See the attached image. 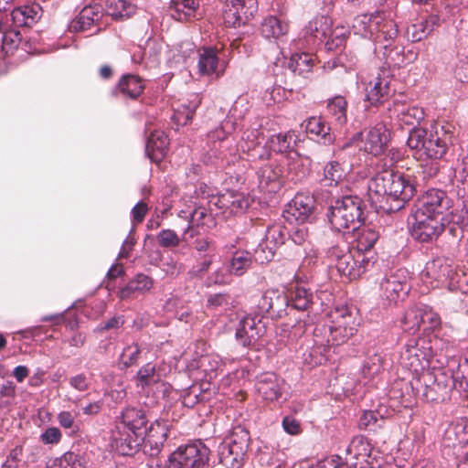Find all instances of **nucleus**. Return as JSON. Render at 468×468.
<instances>
[{
  "label": "nucleus",
  "instance_id": "obj_1",
  "mask_svg": "<svg viewBox=\"0 0 468 468\" xmlns=\"http://www.w3.org/2000/svg\"><path fill=\"white\" fill-rule=\"evenodd\" d=\"M238 122L235 117L227 116L218 126L207 133V150L203 155L206 165L225 168L239 158V152L250 161L269 160L271 150L261 144L263 133L260 128H247L239 141L234 144L230 140L236 131Z\"/></svg>",
  "mask_w": 468,
  "mask_h": 468
},
{
  "label": "nucleus",
  "instance_id": "obj_2",
  "mask_svg": "<svg viewBox=\"0 0 468 468\" xmlns=\"http://www.w3.org/2000/svg\"><path fill=\"white\" fill-rule=\"evenodd\" d=\"M416 192V185L411 176L399 172L378 174L367 185L368 200L378 212L393 213L400 210Z\"/></svg>",
  "mask_w": 468,
  "mask_h": 468
},
{
  "label": "nucleus",
  "instance_id": "obj_3",
  "mask_svg": "<svg viewBox=\"0 0 468 468\" xmlns=\"http://www.w3.org/2000/svg\"><path fill=\"white\" fill-rule=\"evenodd\" d=\"M148 419L143 409L128 407L116 420L112 442L122 455H132L144 441Z\"/></svg>",
  "mask_w": 468,
  "mask_h": 468
},
{
  "label": "nucleus",
  "instance_id": "obj_4",
  "mask_svg": "<svg viewBox=\"0 0 468 468\" xmlns=\"http://www.w3.org/2000/svg\"><path fill=\"white\" fill-rule=\"evenodd\" d=\"M330 323L317 325L314 330V342L316 348L330 347L346 343L356 332L357 323L351 309L346 305L335 306L329 313Z\"/></svg>",
  "mask_w": 468,
  "mask_h": 468
},
{
  "label": "nucleus",
  "instance_id": "obj_5",
  "mask_svg": "<svg viewBox=\"0 0 468 468\" xmlns=\"http://www.w3.org/2000/svg\"><path fill=\"white\" fill-rule=\"evenodd\" d=\"M453 133L449 124H435L431 130L411 128L407 145L420 157L430 160H441L452 144Z\"/></svg>",
  "mask_w": 468,
  "mask_h": 468
},
{
  "label": "nucleus",
  "instance_id": "obj_6",
  "mask_svg": "<svg viewBox=\"0 0 468 468\" xmlns=\"http://www.w3.org/2000/svg\"><path fill=\"white\" fill-rule=\"evenodd\" d=\"M327 217L335 230L354 233L365 221L364 202L357 196L336 197L328 207Z\"/></svg>",
  "mask_w": 468,
  "mask_h": 468
},
{
  "label": "nucleus",
  "instance_id": "obj_7",
  "mask_svg": "<svg viewBox=\"0 0 468 468\" xmlns=\"http://www.w3.org/2000/svg\"><path fill=\"white\" fill-rule=\"evenodd\" d=\"M290 310L302 312V315L292 325L291 335L294 338L302 336L307 327L312 325L323 312V303L316 293L310 289L295 286L289 292Z\"/></svg>",
  "mask_w": 468,
  "mask_h": 468
},
{
  "label": "nucleus",
  "instance_id": "obj_8",
  "mask_svg": "<svg viewBox=\"0 0 468 468\" xmlns=\"http://www.w3.org/2000/svg\"><path fill=\"white\" fill-rule=\"evenodd\" d=\"M352 29L356 35L375 43L393 41L399 32L396 22L383 11L355 16L352 21Z\"/></svg>",
  "mask_w": 468,
  "mask_h": 468
},
{
  "label": "nucleus",
  "instance_id": "obj_9",
  "mask_svg": "<svg viewBox=\"0 0 468 468\" xmlns=\"http://www.w3.org/2000/svg\"><path fill=\"white\" fill-rule=\"evenodd\" d=\"M326 258L330 268H335L341 276L349 280L357 279L374 264L372 256L346 250L338 245L328 249Z\"/></svg>",
  "mask_w": 468,
  "mask_h": 468
},
{
  "label": "nucleus",
  "instance_id": "obj_10",
  "mask_svg": "<svg viewBox=\"0 0 468 468\" xmlns=\"http://www.w3.org/2000/svg\"><path fill=\"white\" fill-rule=\"evenodd\" d=\"M412 392L426 401H444L453 387L452 379L441 369H433L410 380Z\"/></svg>",
  "mask_w": 468,
  "mask_h": 468
},
{
  "label": "nucleus",
  "instance_id": "obj_11",
  "mask_svg": "<svg viewBox=\"0 0 468 468\" xmlns=\"http://www.w3.org/2000/svg\"><path fill=\"white\" fill-rule=\"evenodd\" d=\"M209 449L200 441L179 446L167 459L165 465L152 460L148 468H208Z\"/></svg>",
  "mask_w": 468,
  "mask_h": 468
},
{
  "label": "nucleus",
  "instance_id": "obj_12",
  "mask_svg": "<svg viewBox=\"0 0 468 468\" xmlns=\"http://www.w3.org/2000/svg\"><path fill=\"white\" fill-rule=\"evenodd\" d=\"M432 356L431 342L424 337H411L403 346L399 355V364L411 378L428 373Z\"/></svg>",
  "mask_w": 468,
  "mask_h": 468
},
{
  "label": "nucleus",
  "instance_id": "obj_13",
  "mask_svg": "<svg viewBox=\"0 0 468 468\" xmlns=\"http://www.w3.org/2000/svg\"><path fill=\"white\" fill-rule=\"evenodd\" d=\"M250 437L249 431L241 427L233 428L230 435L218 446L219 463L226 468H240L247 454Z\"/></svg>",
  "mask_w": 468,
  "mask_h": 468
},
{
  "label": "nucleus",
  "instance_id": "obj_14",
  "mask_svg": "<svg viewBox=\"0 0 468 468\" xmlns=\"http://www.w3.org/2000/svg\"><path fill=\"white\" fill-rule=\"evenodd\" d=\"M410 229V235L419 243H433L445 230V218L415 212Z\"/></svg>",
  "mask_w": 468,
  "mask_h": 468
},
{
  "label": "nucleus",
  "instance_id": "obj_15",
  "mask_svg": "<svg viewBox=\"0 0 468 468\" xmlns=\"http://www.w3.org/2000/svg\"><path fill=\"white\" fill-rule=\"evenodd\" d=\"M410 289L409 273L405 269H398L387 273L380 282L382 297L389 303H397L402 301Z\"/></svg>",
  "mask_w": 468,
  "mask_h": 468
},
{
  "label": "nucleus",
  "instance_id": "obj_16",
  "mask_svg": "<svg viewBox=\"0 0 468 468\" xmlns=\"http://www.w3.org/2000/svg\"><path fill=\"white\" fill-rule=\"evenodd\" d=\"M257 12V0H226L223 21L228 27H239L245 25Z\"/></svg>",
  "mask_w": 468,
  "mask_h": 468
},
{
  "label": "nucleus",
  "instance_id": "obj_17",
  "mask_svg": "<svg viewBox=\"0 0 468 468\" xmlns=\"http://www.w3.org/2000/svg\"><path fill=\"white\" fill-rule=\"evenodd\" d=\"M257 307L261 316L270 314L271 317L281 318L290 309L289 293L274 289L267 290L259 299Z\"/></svg>",
  "mask_w": 468,
  "mask_h": 468
},
{
  "label": "nucleus",
  "instance_id": "obj_18",
  "mask_svg": "<svg viewBox=\"0 0 468 468\" xmlns=\"http://www.w3.org/2000/svg\"><path fill=\"white\" fill-rule=\"evenodd\" d=\"M448 207L449 201L446 192L438 188H430L419 198L416 212L444 218L443 213Z\"/></svg>",
  "mask_w": 468,
  "mask_h": 468
},
{
  "label": "nucleus",
  "instance_id": "obj_19",
  "mask_svg": "<svg viewBox=\"0 0 468 468\" xmlns=\"http://www.w3.org/2000/svg\"><path fill=\"white\" fill-rule=\"evenodd\" d=\"M252 201L253 199L250 195L230 190L214 197L210 203H213L223 213L239 215L243 214L251 205Z\"/></svg>",
  "mask_w": 468,
  "mask_h": 468
},
{
  "label": "nucleus",
  "instance_id": "obj_20",
  "mask_svg": "<svg viewBox=\"0 0 468 468\" xmlns=\"http://www.w3.org/2000/svg\"><path fill=\"white\" fill-rule=\"evenodd\" d=\"M22 0L19 3L11 5L10 14L8 15V22L10 21V27H30L37 22L41 16L42 8L38 4L30 3L27 5H21Z\"/></svg>",
  "mask_w": 468,
  "mask_h": 468
},
{
  "label": "nucleus",
  "instance_id": "obj_21",
  "mask_svg": "<svg viewBox=\"0 0 468 468\" xmlns=\"http://www.w3.org/2000/svg\"><path fill=\"white\" fill-rule=\"evenodd\" d=\"M219 49L216 47H202L198 49V72L202 76L219 78L225 70L224 63L220 60Z\"/></svg>",
  "mask_w": 468,
  "mask_h": 468
},
{
  "label": "nucleus",
  "instance_id": "obj_22",
  "mask_svg": "<svg viewBox=\"0 0 468 468\" xmlns=\"http://www.w3.org/2000/svg\"><path fill=\"white\" fill-rule=\"evenodd\" d=\"M264 333V325L260 318L247 315L243 317L236 330L237 341L245 347H252Z\"/></svg>",
  "mask_w": 468,
  "mask_h": 468
},
{
  "label": "nucleus",
  "instance_id": "obj_23",
  "mask_svg": "<svg viewBox=\"0 0 468 468\" xmlns=\"http://www.w3.org/2000/svg\"><path fill=\"white\" fill-rule=\"evenodd\" d=\"M332 29V21L324 16L314 17L304 27L303 37L305 43L311 47H318L324 43Z\"/></svg>",
  "mask_w": 468,
  "mask_h": 468
},
{
  "label": "nucleus",
  "instance_id": "obj_24",
  "mask_svg": "<svg viewBox=\"0 0 468 468\" xmlns=\"http://www.w3.org/2000/svg\"><path fill=\"white\" fill-rule=\"evenodd\" d=\"M168 429L165 423L155 421L145 428V435L141 444L143 451L150 457L157 456L167 439Z\"/></svg>",
  "mask_w": 468,
  "mask_h": 468
},
{
  "label": "nucleus",
  "instance_id": "obj_25",
  "mask_svg": "<svg viewBox=\"0 0 468 468\" xmlns=\"http://www.w3.org/2000/svg\"><path fill=\"white\" fill-rule=\"evenodd\" d=\"M361 136V149L375 156L381 154L388 144V133L384 125H377L365 133H358Z\"/></svg>",
  "mask_w": 468,
  "mask_h": 468
},
{
  "label": "nucleus",
  "instance_id": "obj_26",
  "mask_svg": "<svg viewBox=\"0 0 468 468\" xmlns=\"http://www.w3.org/2000/svg\"><path fill=\"white\" fill-rule=\"evenodd\" d=\"M391 79L379 74L371 80L366 88V100L373 106L386 102L392 94Z\"/></svg>",
  "mask_w": 468,
  "mask_h": 468
},
{
  "label": "nucleus",
  "instance_id": "obj_27",
  "mask_svg": "<svg viewBox=\"0 0 468 468\" xmlns=\"http://www.w3.org/2000/svg\"><path fill=\"white\" fill-rule=\"evenodd\" d=\"M169 11L171 16L179 22H192L203 16L198 0H171Z\"/></svg>",
  "mask_w": 468,
  "mask_h": 468
},
{
  "label": "nucleus",
  "instance_id": "obj_28",
  "mask_svg": "<svg viewBox=\"0 0 468 468\" xmlns=\"http://www.w3.org/2000/svg\"><path fill=\"white\" fill-rule=\"evenodd\" d=\"M102 7L99 5H88L84 6L76 18L69 23V29L73 32H79L96 27L95 33L100 31L97 23L102 16Z\"/></svg>",
  "mask_w": 468,
  "mask_h": 468
},
{
  "label": "nucleus",
  "instance_id": "obj_29",
  "mask_svg": "<svg viewBox=\"0 0 468 468\" xmlns=\"http://www.w3.org/2000/svg\"><path fill=\"white\" fill-rule=\"evenodd\" d=\"M258 185L261 190L275 192L280 188L281 180L284 176L283 167L276 161L260 167L257 172Z\"/></svg>",
  "mask_w": 468,
  "mask_h": 468
},
{
  "label": "nucleus",
  "instance_id": "obj_30",
  "mask_svg": "<svg viewBox=\"0 0 468 468\" xmlns=\"http://www.w3.org/2000/svg\"><path fill=\"white\" fill-rule=\"evenodd\" d=\"M255 388L259 396L270 402L278 400L282 394V381L272 372L261 374L257 378Z\"/></svg>",
  "mask_w": 468,
  "mask_h": 468
},
{
  "label": "nucleus",
  "instance_id": "obj_31",
  "mask_svg": "<svg viewBox=\"0 0 468 468\" xmlns=\"http://www.w3.org/2000/svg\"><path fill=\"white\" fill-rule=\"evenodd\" d=\"M389 116H395L400 125L419 124L425 117V112L421 107L410 105L401 101H395L392 108H388Z\"/></svg>",
  "mask_w": 468,
  "mask_h": 468
},
{
  "label": "nucleus",
  "instance_id": "obj_32",
  "mask_svg": "<svg viewBox=\"0 0 468 468\" xmlns=\"http://www.w3.org/2000/svg\"><path fill=\"white\" fill-rule=\"evenodd\" d=\"M371 451L372 447L367 438L362 435L354 437L345 450V464L350 466V463H347L348 460L363 463L364 465H367V463H372L376 457L372 456Z\"/></svg>",
  "mask_w": 468,
  "mask_h": 468
},
{
  "label": "nucleus",
  "instance_id": "obj_33",
  "mask_svg": "<svg viewBox=\"0 0 468 468\" xmlns=\"http://www.w3.org/2000/svg\"><path fill=\"white\" fill-rule=\"evenodd\" d=\"M314 199L310 195L297 194L288 204L285 212L296 221L304 223L313 215Z\"/></svg>",
  "mask_w": 468,
  "mask_h": 468
},
{
  "label": "nucleus",
  "instance_id": "obj_34",
  "mask_svg": "<svg viewBox=\"0 0 468 468\" xmlns=\"http://www.w3.org/2000/svg\"><path fill=\"white\" fill-rule=\"evenodd\" d=\"M302 126L304 127L310 139L318 143L330 144L335 140L334 134L330 133V126L321 117H310L303 122Z\"/></svg>",
  "mask_w": 468,
  "mask_h": 468
},
{
  "label": "nucleus",
  "instance_id": "obj_35",
  "mask_svg": "<svg viewBox=\"0 0 468 468\" xmlns=\"http://www.w3.org/2000/svg\"><path fill=\"white\" fill-rule=\"evenodd\" d=\"M168 138L163 131H154L147 138L145 153L152 162L159 163L166 155Z\"/></svg>",
  "mask_w": 468,
  "mask_h": 468
},
{
  "label": "nucleus",
  "instance_id": "obj_36",
  "mask_svg": "<svg viewBox=\"0 0 468 468\" xmlns=\"http://www.w3.org/2000/svg\"><path fill=\"white\" fill-rule=\"evenodd\" d=\"M154 285L153 279L144 273L136 274L128 283L119 290L121 299H128L134 294H144L149 292Z\"/></svg>",
  "mask_w": 468,
  "mask_h": 468
},
{
  "label": "nucleus",
  "instance_id": "obj_37",
  "mask_svg": "<svg viewBox=\"0 0 468 468\" xmlns=\"http://www.w3.org/2000/svg\"><path fill=\"white\" fill-rule=\"evenodd\" d=\"M346 99L342 95H335L326 101V114L335 125L342 127L347 122Z\"/></svg>",
  "mask_w": 468,
  "mask_h": 468
},
{
  "label": "nucleus",
  "instance_id": "obj_38",
  "mask_svg": "<svg viewBox=\"0 0 468 468\" xmlns=\"http://www.w3.org/2000/svg\"><path fill=\"white\" fill-rule=\"evenodd\" d=\"M355 232L356 238L352 250L365 253L368 256L379 238L378 233L368 227H359Z\"/></svg>",
  "mask_w": 468,
  "mask_h": 468
},
{
  "label": "nucleus",
  "instance_id": "obj_39",
  "mask_svg": "<svg viewBox=\"0 0 468 468\" xmlns=\"http://www.w3.org/2000/svg\"><path fill=\"white\" fill-rule=\"evenodd\" d=\"M346 175L347 172L343 164L336 160L329 161L324 166L321 184L336 188L345 180Z\"/></svg>",
  "mask_w": 468,
  "mask_h": 468
},
{
  "label": "nucleus",
  "instance_id": "obj_40",
  "mask_svg": "<svg viewBox=\"0 0 468 468\" xmlns=\"http://www.w3.org/2000/svg\"><path fill=\"white\" fill-rule=\"evenodd\" d=\"M424 271L428 277L443 282L452 277L453 271L448 259L436 257L426 263Z\"/></svg>",
  "mask_w": 468,
  "mask_h": 468
},
{
  "label": "nucleus",
  "instance_id": "obj_41",
  "mask_svg": "<svg viewBox=\"0 0 468 468\" xmlns=\"http://www.w3.org/2000/svg\"><path fill=\"white\" fill-rule=\"evenodd\" d=\"M117 89L124 97L137 99L144 90V82L138 75L126 74L119 80Z\"/></svg>",
  "mask_w": 468,
  "mask_h": 468
},
{
  "label": "nucleus",
  "instance_id": "obj_42",
  "mask_svg": "<svg viewBox=\"0 0 468 468\" xmlns=\"http://www.w3.org/2000/svg\"><path fill=\"white\" fill-rule=\"evenodd\" d=\"M289 26L286 21L275 16H266L261 25V34L265 38L277 39L288 33Z\"/></svg>",
  "mask_w": 468,
  "mask_h": 468
},
{
  "label": "nucleus",
  "instance_id": "obj_43",
  "mask_svg": "<svg viewBox=\"0 0 468 468\" xmlns=\"http://www.w3.org/2000/svg\"><path fill=\"white\" fill-rule=\"evenodd\" d=\"M449 371L451 372L450 378L452 379V385H459L460 388H468V358L460 359L457 361L452 358L448 364Z\"/></svg>",
  "mask_w": 468,
  "mask_h": 468
},
{
  "label": "nucleus",
  "instance_id": "obj_44",
  "mask_svg": "<svg viewBox=\"0 0 468 468\" xmlns=\"http://www.w3.org/2000/svg\"><path fill=\"white\" fill-rule=\"evenodd\" d=\"M422 314L421 304H415L408 308L401 319L403 330L410 335H415L422 323Z\"/></svg>",
  "mask_w": 468,
  "mask_h": 468
},
{
  "label": "nucleus",
  "instance_id": "obj_45",
  "mask_svg": "<svg viewBox=\"0 0 468 468\" xmlns=\"http://www.w3.org/2000/svg\"><path fill=\"white\" fill-rule=\"evenodd\" d=\"M314 59L308 53L292 54L288 61V69L296 75L304 77L312 71Z\"/></svg>",
  "mask_w": 468,
  "mask_h": 468
},
{
  "label": "nucleus",
  "instance_id": "obj_46",
  "mask_svg": "<svg viewBox=\"0 0 468 468\" xmlns=\"http://www.w3.org/2000/svg\"><path fill=\"white\" fill-rule=\"evenodd\" d=\"M440 18L437 15H430L425 19L412 25V41H420L429 36L439 26Z\"/></svg>",
  "mask_w": 468,
  "mask_h": 468
},
{
  "label": "nucleus",
  "instance_id": "obj_47",
  "mask_svg": "<svg viewBox=\"0 0 468 468\" xmlns=\"http://www.w3.org/2000/svg\"><path fill=\"white\" fill-rule=\"evenodd\" d=\"M105 12L115 19L130 17L135 6L126 0H106Z\"/></svg>",
  "mask_w": 468,
  "mask_h": 468
},
{
  "label": "nucleus",
  "instance_id": "obj_48",
  "mask_svg": "<svg viewBox=\"0 0 468 468\" xmlns=\"http://www.w3.org/2000/svg\"><path fill=\"white\" fill-rule=\"evenodd\" d=\"M444 441L448 446L455 447L468 443V431L462 422L451 423L445 431Z\"/></svg>",
  "mask_w": 468,
  "mask_h": 468
},
{
  "label": "nucleus",
  "instance_id": "obj_49",
  "mask_svg": "<svg viewBox=\"0 0 468 468\" xmlns=\"http://www.w3.org/2000/svg\"><path fill=\"white\" fill-rule=\"evenodd\" d=\"M252 256L247 250H237L234 252L230 261L229 270V272L236 275H243L251 266Z\"/></svg>",
  "mask_w": 468,
  "mask_h": 468
},
{
  "label": "nucleus",
  "instance_id": "obj_50",
  "mask_svg": "<svg viewBox=\"0 0 468 468\" xmlns=\"http://www.w3.org/2000/svg\"><path fill=\"white\" fill-rule=\"evenodd\" d=\"M224 363L219 356L215 354L202 356L198 362L197 367L204 372L205 377L212 379L218 374V371L222 370Z\"/></svg>",
  "mask_w": 468,
  "mask_h": 468
},
{
  "label": "nucleus",
  "instance_id": "obj_51",
  "mask_svg": "<svg viewBox=\"0 0 468 468\" xmlns=\"http://www.w3.org/2000/svg\"><path fill=\"white\" fill-rule=\"evenodd\" d=\"M137 386L145 388L152 386L161 379V375L152 363H146L137 372L135 376Z\"/></svg>",
  "mask_w": 468,
  "mask_h": 468
},
{
  "label": "nucleus",
  "instance_id": "obj_52",
  "mask_svg": "<svg viewBox=\"0 0 468 468\" xmlns=\"http://www.w3.org/2000/svg\"><path fill=\"white\" fill-rule=\"evenodd\" d=\"M295 134L293 132L280 133L272 135L270 143V149L272 148L275 152L285 153L292 150L296 143Z\"/></svg>",
  "mask_w": 468,
  "mask_h": 468
},
{
  "label": "nucleus",
  "instance_id": "obj_53",
  "mask_svg": "<svg viewBox=\"0 0 468 468\" xmlns=\"http://www.w3.org/2000/svg\"><path fill=\"white\" fill-rule=\"evenodd\" d=\"M308 175V168L300 158L291 159L287 162V171L283 177L293 183L301 182Z\"/></svg>",
  "mask_w": 468,
  "mask_h": 468
},
{
  "label": "nucleus",
  "instance_id": "obj_54",
  "mask_svg": "<svg viewBox=\"0 0 468 468\" xmlns=\"http://www.w3.org/2000/svg\"><path fill=\"white\" fill-rule=\"evenodd\" d=\"M383 370V357L380 354L375 353L374 355L367 357L364 361L361 373L365 378H374Z\"/></svg>",
  "mask_w": 468,
  "mask_h": 468
},
{
  "label": "nucleus",
  "instance_id": "obj_55",
  "mask_svg": "<svg viewBox=\"0 0 468 468\" xmlns=\"http://www.w3.org/2000/svg\"><path fill=\"white\" fill-rule=\"evenodd\" d=\"M289 231L281 225H272L267 229L264 240L275 250L284 244Z\"/></svg>",
  "mask_w": 468,
  "mask_h": 468
},
{
  "label": "nucleus",
  "instance_id": "obj_56",
  "mask_svg": "<svg viewBox=\"0 0 468 468\" xmlns=\"http://www.w3.org/2000/svg\"><path fill=\"white\" fill-rule=\"evenodd\" d=\"M384 419L378 411L364 410L359 418L358 426L361 430L374 431L381 427Z\"/></svg>",
  "mask_w": 468,
  "mask_h": 468
},
{
  "label": "nucleus",
  "instance_id": "obj_57",
  "mask_svg": "<svg viewBox=\"0 0 468 468\" xmlns=\"http://www.w3.org/2000/svg\"><path fill=\"white\" fill-rule=\"evenodd\" d=\"M141 352V347L137 343H132L126 346L120 356V360L123 367L128 368L137 365Z\"/></svg>",
  "mask_w": 468,
  "mask_h": 468
},
{
  "label": "nucleus",
  "instance_id": "obj_58",
  "mask_svg": "<svg viewBox=\"0 0 468 468\" xmlns=\"http://www.w3.org/2000/svg\"><path fill=\"white\" fill-rule=\"evenodd\" d=\"M393 41L385 42L384 48H385V57L386 61L385 63L388 67H398L399 68L404 63V54L400 48L395 47L392 48H389L391 43Z\"/></svg>",
  "mask_w": 468,
  "mask_h": 468
},
{
  "label": "nucleus",
  "instance_id": "obj_59",
  "mask_svg": "<svg viewBox=\"0 0 468 468\" xmlns=\"http://www.w3.org/2000/svg\"><path fill=\"white\" fill-rule=\"evenodd\" d=\"M275 251L276 250L263 239L254 250V253L251 255L252 261L260 264L267 263L273 259Z\"/></svg>",
  "mask_w": 468,
  "mask_h": 468
},
{
  "label": "nucleus",
  "instance_id": "obj_60",
  "mask_svg": "<svg viewBox=\"0 0 468 468\" xmlns=\"http://www.w3.org/2000/svg\"><path fill=\"white\" fill-rule=\"evenodd\" d=\"M157 240L160 247L165 249L176 248L180 243L178 235L172 229H163L157 235Z\"/></svg>",
  "mask_w": 468,
  "mask_h": 468
},
{
  "label": "nucleus",
  "instance_id": "obj_61",
  "mask_svg": "<svg viewBox=\"0 0 468 468\" xmlns=\"http://www.w3.org/2000/svg\"><path fill=\"white\" fill-rule=\"evenodd\" d=\"M1 32H3L2 41L5 48L11 49L16 48L21 42V33L16 27H10L8 24Z\"/></svg>",
  "mask_w": 468,
  "mask_h": 468
},
{
  "label": "nucleus",
  "instance_id": "obj_62",
  "mask_svg": "<svg viewBox=\"0 0 468 468\" xmlns=\"http://www.w3.org/2000/svg\"><path fill=\"white\" fill-rule=\"evenodd\" d=\"M421 309L423 311L422 314V323L428 324V326L424 328L425 331L434 330L439 327L441 324V318L437 313H435L431 307L428 305L421 304Z\"/></svg>",
  "mask_w": 468,
  "mask_h": 468
},
{
  "label": "nucleus",
  "instance_id": "obj_63",
  "mask_svg": "<svg viewBox=\"0 0 468 468\" xmlns=\"http://www.w3.org/2000/svg\"><path fill=\"white\" fill-rule=\"evenodd\" d=\"M210 217L206 207L202 206L197 207L190 214L187 225V229H191L195 227L203 226L205 224V218Z\"/></svg>",
  "mask_w": 468,
  "mask_h": 468
},
{
  "label": "nucleus",
  "instance_id": "obj_64",
  "mask_svg": "<svg viewBox=\"0 0 468 468\" xmlns=\"http://www.w3.org/2000/svg\"><path fill=\"white\" fill-rule=\"evenodd\" d=\"M454 181L459 188L458 195L464 196L468 193V165L463 162L462 168L455 173Z\"/></svg>",
  "mask_w": 468,
  "mask_h": 468
}]
</instances>
